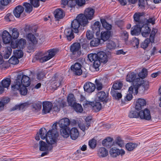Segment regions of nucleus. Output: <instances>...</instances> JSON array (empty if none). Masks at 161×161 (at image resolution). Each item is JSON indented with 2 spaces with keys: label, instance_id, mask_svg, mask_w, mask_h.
I'll use <instances>...</instances> for the list:
<instances>
[{
  "label": "nucleus",
  "instance_id": "f257e3e1",
  "mask_svg": "<svg viewBox=\"0 0 161 161\" xmlns=\"http://www.w3.org/2000/svg\"><path fill=\"white\" fill-rule=\"evenodd\" d=\"M30 78L26 75H23L22 78H18L16 80L15 85L12 86V89L14 91L19 90L21 95H25L27 92L26 87L30 84Z\"/></svg>",
  "mask_w": 161,
  "mask_h": 161
},
{
  "label": "nucleus",
  "instance_id": "f03ea898",
  "mask_svg": "<svg viewBox=\"0 0 161 161\" xmlns=\"http://www.w3.org/2000/svg\"><path fill=\"white\" fill-rule=\"evenodd\" d=\"M53 126H54L55 128H53L47 132V136L46 139L47 144L50 146H53V147L56 146L58 134L56 128L57 126V124L54 123Z\"/></svg>",
  "mask_w": 161,
  "mask_h": 161
},
{
  "label": "nucleus",
  "instance_id": "7ed1b4c3",
  "mask_svg": "<svg viewBox=\"0 0 161 161\" xmlns=\"http://www.w3.org/2000/svg\"><path fill=\"white\" fill-rule=\"evenodd\" d=\"M56 53V49H51L48 50L44 53L42 52L37 53L35 56V58L40 62L43 63L52 58L55 56Z\"/></svg>",
  "mask_w": 161,
  "mask_h": 161
},
{
  "label": "nucleus",
  "instance_id": "20e7f679",
  "mask_svg": "<svg viewBox=\"0 0 161 161\" xmlns=\"http://www.w3.org/2000/svg\"><path fill=\"white\" fill-rule=\"evenodd\" d=\"M83 17V14H80L72 22L71 26L74 33L79 32V28L80 25L84 26L87 24V20Z\"/></svg>",
  "mask_w": 161,
  "mask_h": 161
},
{
  "label": "nucleus",
  "instance_id": "39448f33",
  "mask_svg": "<svg viewBox=\"0 0 161 161\" xmlns=\"http://www.w3.org/2000/svg\"><path fill=\"white\" fill-rule=\"evenodd\" d=\"M139 77H136V75L134 72H129L126 76V80L127 81L130 82H132L133 85L130 86L129 88V91L131 92L133 90L135 89L136 85L137 84L138 81H137V79H139Z\"/></svg>",
  "mask_w": 161,
  "mask_h": 161
},
{
  "label": "nucleus",
  "instance_id": "423d86ee",
  "mask_svg": "<svg viewBox=\"0 0 161 161\" xmlns=\"http://www.w3.org/2000/svg\"><path fill=\"white\" fill-rule=\"evenodd\" d=\"M138 81L137 84H136V86L134 89L135 93L136 94L138 93V90H142V92H144V91L147 90L148 88L149 82L147 81L144 80L142 79L139 78L137 79Z\"/></svg>",
  "mask_w": 161,
  "mask_h": 161
},
{
  "label": "nucleus",
  "instance_id": "0eeeda50",
  "mask_svg": "<svg viewBox=\"0 0 161 161\" xmlns=\"http://www.w3.org/2000/svg\"><path fill=\"white\" fill-rule=\"evenodd\" d=\"M95 10L92 8H86L83 14V18L87 20V24L88 23V20H91L94 17Z\"/></svg>",
  "mask_w": 161,
  "mask_h": 161
},
{
  "label": "nucleus",
  "instance_id": "6e6552de",
  "mask_svg": "<svg viewBox=\"0 0 161 161\" xmlns=\"http://www.w3.org/2000/svg\"><path fill=\"white\" fill-rule=\"evenodd\" d=\"M80 45L79 43L75 42L72 44L71 46L70 51L73 54L76 55V57L79 56L81 52L80 50Z\"/></svg>",
  "mask_w": 161,
  "mask_h": 161
},
{
  "label": "nucleus",
  "instance_id": "1a4fd4ad",
  "mask_svg": "<svg viewBox=\"0 0 161 161\" xmlns=\"http://www.w3.org/2000/svg\"><path fill=\"white\" fill-rule=\"evenodd\" d=\"M84 106H87L90 105L92 107L93 110L95 112L99 111L101 109L102 104L99 102H96L95 103L86 101L83 104Z\"/></svg>",
  "mask_w": 161,
  "mask_h": 161
},
{
  "label": "nucleus",
  "instance_id": "9d476101",
  "mask_svg": "<svg viewBox=\"0 0 161 161\" xmlns=\"http://www.w3.org/2000/svg\"><path fill=\"white\" fill-rule=\"evenodd\" d=\"M139 116L141 119L147 120H150L151 118L150 112L147 108H145L143 110L140 111L139 112Z\"/></svg>",
  "mask_w": 161,
  "mask_h": 161
},
{
  "label": "nucleus",
  "instance_id": "9b49d317",
  "mask_svg": "<svg viewBox=\"0 0 161 161\" xmlns=\"http://www.w3.org/2000/svg\"><path fill=\"white\" fill-rule=\"evenodd\" d=\"M81 68V65L79 63H76L74 64L71 66V69L75 75H80L82 73Z\"/></svg>",
  "mask_w": 161,
  "mask_h": 161
},
{
  "label": "nucleus",
  "instance_id": "f8f14e48",
  "mask_svg": "<svg viewBox=\"0 0 161 161\" xmlns=\"http://www.w3.org/2000/svg\"><path fill=\"white\" fill-rule=\"evenodd\" d=\"M97 98L98 100L103 103H107L108 101V96L103 91H100L97 93Z\"/></svg>",
  "mask_w": 161,
  "mask_h": 161
},
{
  "label": "nucleus",
  "instance_id": "ddd939ff",
  "mask_svg": "<svg viewBox=\"0 0 161 161\" xmlns=\"http://www.w3.org/2000/svg\"><path fill=\"white\" fill-rule=\"evenodd\" d=\"M143 14L142 13H136L133 16L134 19L136 22V24L143 25L145 21L142 20Z\"/></svg>",
  "mask_w": 161,
  "mask_h": 161
},
{
  "label": "nucleus",
  "instance_id": "4468645a",
  "mask_svg": "<svg viewBox=\"0 0 161 161\" xmlns=\"http://www.w3.org/2000/svg\"><path fill=\"white\" fill-rule=\"evenodd\" d=\"M2 36L4 43L8 44L10 42L12 37L8 31L6 30L3 31L2 33Z\"/></svg>",
  "mask_w": 161,
  "mask_h": 161
},
{
  "label": "nucleus",
  "instance_id": "2eb2a0df",
  "mask_svg": "<svg viewBox=\"0 0 161 161\" xmlns=\"http://www.w3.org/2000/svg\"><path fill=\"white\" fill-rule=\"evenodd\" d=\"M53 105L49 102H45L43 103L42 112L44 114L49 113L52 108Z\"/></svg>",
  "mask_w": 161,
  "mask_h": 161
},
{
  "label": "nucleus",
  "instance_id": "dca6fc26",
  "mask_svg": "<svg viewBox=\"0 0 161 161\" xmlns=\"http://www.w3.org/2000/svg\"><path fill=\"white\" fill-rule=\"evenodd\" d=\"M95 88V85L90 82H86L84 86L85 91L88 93H92L94 91Z\"/></svg>",
  "mask_w": 161,
  "mask_h": 161
},
{
  "label": "nucleus",
  "instance_id": "f3484780",
  "mask_svg": "<svg viewBox=\"0 0 161 161\" xmlns=\"http://www.w3.org/2000/svg\"><path fill=\"white\" fill-rule=\"evenodd\" d=\"M39 149L41 151L45 150L51 151L53 147V146L47 144L45 142L41 141L39 142Z\"/></svg>",
  "mask_w": 161,
  "mask_h": 161
},
{
  "label": "nucleus",
  "instance_id": "a211bd4d",
  "mask_svg": "<svg viewBox=\"0 0 161 161\" xmlns=\"http://www.w3.org/2000/svg\"><path fill=\"white\" fill-rule=\"evenodd\" d=\"M70 123L69 120L66 118L61 119L58 122L59 126L61 128H69L68 126Z\"/></svg>",
  "mask_w": 161,
  "mask_h": 161
},
{
  "label": "nucleus",
  "instance_id": "6ab92c4d",
  "mask_svg": "<svg viewBox=\"0 0 161 161\" xmlns=\"http://www.w3.org/2000/svg\"><path fill=\"white\" fill-rule=\"evenodd\" d=\"M73 29L71 28H68L65 29L64 30V35L69 41H71L74 37L73 33Z\"/></svg>",
  "mask_w": 161,
  "mask_h": 161
},
{
  "label": "nucleus",
  "instance_id": "aec40b11",
  "mask_svg": "<svg viewBox=\"0 0 161 161\" xmlns=\"http://www.w3.org/2000/svg\"><path fill=\"white\" fill-rule=\"evenodd\" d=\"M151 30L149 27L147 25H142L141 27L142 34V36L145 37H146L148 36Z\"/></svg>",
  "mask_w": 161,
  "mask_h": 161
},
{
  "label": "nucleus",
  "instance_id": "412c9836",
  "mask_svg": "<svg viewBox=\"0 0 161 161\" xmlns=\"http://www.w3.org/2000/svg\"><path fill=\"white\" fill-rule=\"evenodd\" d=\"M146 102L145 99L139 98L136 102L135 109L138 110H140L142 109V107L146 105Z\"/></svg>",
  "mask_w": 161,
  "mask_h": 161
},
{
  "label": "nucleus",
  "instance_id": "4be33fe9",
  "mask_svg": "<svg viewBox=\"0 0 161 161\" xmlns=\"http://www.w3.org/2000/svg\"><path fill=\"white\" fill-rule=\"evenodd\" d=\"M98 59L101 62L106 63L108 61L107 56L106 53L104 52L100 51L97 53Z\"/></svg>",
  "mask_w": 161,
  "mask_h": 161
},
{
  "label": "nucleus",
  "instance_id": "5701e85b",
  "mask_svg": "<svg viewBox=\"0 0 161 161\" xmlns=\"http://www.w3.org/2000/svg\"><path fill=\"white\" fill-rule=\"evenodd\" d=\"M100 24L98 21L96 22L92 26V28L93 31V33H96L97 36L99 35Z\"/></svg>",
  "mask_w": 161,
  "mask_h": 161
},
{
  "label": "nucleus",
  "instance_id": "b1692460",
  "mask_svg": "<svg viewBox=\"0 0 161 161\" xmlns=\"http://www.w3.org/2000/svg\"><path fill=\"white\" fill-rule=\"evenodd\" d=\"M24 8L21 6L16 7L13 11L14 15L17 18H19L24 11Z\"/></svg>",
  "mask_w": 161,
  "mask_h": 161
},
{
  "label": "nucleus",
  "instance_id": "393cba45",
  "mask_svg": "<svg viewBox=\"0 0 161 161\" xmlns=\"http://www.w3.org/2000/svg\"><path fill=\"white\" fill-rule=\"evenodd\" d=\"M134 28H132L131 30V34L133 35H138L141 32L142 25L141 24H136Z\"/></svg>",
  "mask_w": 161,
  "mask_h": 161
},
{
  "label": "nucleus",
  "instance_id": "a878e982",
  "mask_svg": "<svg viewBox=\"0 0 161 161\" xmlns=\"http://www.w3.org/2000/svg\"><path fill=\"white\" fill-rule=\"evenodd\" d=\"M69 135L71 139L74 140L78 137L79 133L77 129L74 127L72 128L70 130Z\"/></svg>",
  "mask_w": 161,
  "mask_h": 161
},
{
  "label": "nucleus",
  "instance_id": "bb28decb",
  "mask_svg": "<svg viewBox=\"0 0 161 161\" xmlns=\"http://www.w3.org/2000/svg\"><path fill=\"white\" fill-rule=\"evenodd\" d=\"M54 14L55 18L57 19H62L64 16V11L60 8L56 9L54 11Z\"/></svg>",
  "mask_w": 161,
  "mask_h": 161
},
{
  "label": "nucleus",
  "instance_id": "cd10ccee",
  "mask_svg": "<svg viewBox=\"0 0 161 161\" xmlns=\"http://www.w3.org/2000/svg\"><path fill=\"white\" fill-rule=\"evenodd\" d=\"M55 80L54 81V86L56 88L60 86L61 81L63 80V78L61 75H58L56 74L54 76Z\"/></svg>",
  "mask_w": 161,
  "mask_h": 161
},
{
  "label": "nucleus",
  "instance_id": "c85d7f7f",
  "mask_svg": "<svg viewBox=\"0 0 161 161\" xmlns=\"http://www.w3.org/2000/svg\"><path fill=\"white\" fill-rule=\"evenodd\" d=\"M110 35V31L107 30L105 31H102L101 34V39L104 41H106L109 39Z\"/></svg>",
  "mask_w": 161,
  "mask_h": 161
},
{
  "label": "nucleus",
  "instance_id": "c756f323",
  "mask_svg": "<svg viewBox=\"0 0 161 161\" xmlns=\"http://www.w3.org/2000/svg\"><path fill=\"white\" fill-rule=\"evenodd\" d=\"M97 154L100 157H105L108 155V152L105 148L102 147L98 149Z\"/></svg>",
  "mask_w": 161,
  "mask_h": 161
},
{
  "label": "nucleus",
  "instance_id": "7c9ffc66",
  "mask_svg": "<svg viewBox=\"0 0 161 161\" xmlns=\"http://www.w3.org/2000/svg\"><path fill=\"white\" fill-rule=\"evenodd\" d=\"M4 53H3V57L5 59H8L10 56L12 49L10 47H8L5 48L3 51Z\"/></svg>",
  "mask_w": 161,
  "mask_h": 161
},
{
  "label": "nucleus",
  "instance_id": "2f4dec72",
  "mask_svg": "<svg viewBox=\"0 0 161 161\" xmlns=\"http://www.w3.org/2000/svg\"><path fill=\"white\" fill-rule=\"evenodd\" d=\"M9 101V98L7 97H3L0 101V111L3 110L5 105Z\"/></svg>",
  "mask_w": 161,
  "mask_h": 161
},
{
  "label": "nucleus",
  "instance_id": "473e14b6",
  "mask_svg": "<svg viewBox=\"0 0 161 161\" xmlns=\"http://www.w3.org/2000/svg\"><path fill=\"white\" fill-rule=\"evenodd\" d=\"M67 102L69 105L72 107L74 104L76 103L75 102V98L73 94H70L67 97Z\"/></svg>",
  "mask_w": 161,
  "mask_h": 161
},
{
  "label": "nucleus",
  "instance_id": "72a5a7b5",
  "mask_svg": "<svg viewBox=\"0 0 161 161\" xmlns=\"http://www.w3.org/2000/svg\"><path fill=\"white\" fill-rule=\"evenodd\" d=\"M28 40L34 44H36L37 42V40L34 35L31 33H29L27 35Z\"/></svg>",
  "mask_w": 161,
  "mask_h": 161
},
{
  "label": "nucleus",
  "instance_id": "f704fd0d",
  "mask_svg": "<svg viewBox=\"0 0 161 161\" xmlns=\"http://www.w3.org/2000/svg\"><path fill=\"white\" fill-rule=\"evenodd\" d=\"M137 144L136 143H129L125 145L126 149L129 151H132L137 147Z\"/></svg>",
  "mask_w": 161,
  "mask_h": 161
},
{
  "label": "nucleus",
  "instance_id": "c9c22d12",
  "mask_svg": "<svg viewBox=\"0 0 161 161\" xmlns=\"http://www.w3.org/2000/svg\"><path fill=\"white\" fill-rule=\"evenodd\" d=\"M40 137L42 139H45L47 136V133L45 128H41L39 131Z\"/></svg>",
  "mask_w": 161,
  "mask_h": 161
},
{
  "label": "nucleus",
  "instance_id": "e433bc0d",
  "mask_svg": "<svg viewBox=\"0 0 161 161\" xmlns=\"http://www.w3.org/2000/svg\"><path fill=\"white\" fill-rule=\"evenodd\" d=\"M28 106V104L27 103H24L21 104L20 105H16L12 109V110L19 109V110H23L24 108H26Z\"/></svg>",
  "mask_w": 161,
  "mask_h": 161
},
{
  "label": "nucleus",
  "instance_id": "4c0bfd02",
  "mask_svg": "<svg viewBox=\"0 0 161 161\" xmlns=\"http://www.w3.org/2000/svg\"><path fill=\"white\" fill-rule=\"evenodd\" d=\"M11 83V80L8 78H6L3 80L2 82V86L4 88H8L9 87Z\"/></svg>",
  "mask_w": 161,
  "mask_h": 161
},
{
  "label": "nucleus",
  "instance_id": "58836bf2",
  "mask_svg": "<svg viewBox=\"0 0 161 161\" xmlns=\"http://www.w3.org/2000/svg\"><path fill=\"white\" fill-rule=\"evenodd\" d=\"M109 152L110 155L113 157H116L117 156L119 155V149L115 147H113L111 148Z\"/></svg>",
  "mask_w": 161,
  "mask_h": 161
},
{
  "label": "nucleus",
  "instance_id": "ea45409f",
  "mask_svg": "<svg viewBox=\"0 0 161 161\" xmlns=\"http://www.w3.org/2000/svg\"><path fill=\"white\" fill-rule=\"evenodd\" d=\"M101 21L103 27L107 30H110L111 29V25L108 23L105 19H102Z\"/></svg>",
  "mask_w": 161,
  "mask_h": 161
},
{
  "label": "nucleus",
  "instance_id": "a19ab883",
  "mask_svg": "<svg viewBox=\"0 0 161 161\" xmlns=\"http://www.w3.org/2000/svg\"><path fill=\"white\" fill-rule=\"evenodd\" d=\"M18 47L20 49H23L26 45V42L25 39L21 38L18 40Z\"/></svg>",
  "mask_w": 161,
  "mask_h": 161
},
{
  "label": "nucleus",
  "instance_id": "79ce46f5",
  "mask_svg": "<svg viewBox=\"0 0 161 161\" xmlns=\"http://www.w3.org/2000/svg\"><path fill=\"white\" fill-rule=\"evenodd\" d=\"M74 109L77 112L81 113L83 111V108L82 106L79 104L77 103H76L73 105L72 106Z\"/></svg>",
  "mask_w": 161,
  "mask_h": 161
},
{
  "label": "nucleus",
  "instance_id": "37998d69",
  "mask_svg": "<svg viewBox=\"0 0 161 161\" xmlns=\"http://www.w3.org/2000/svg\"><path fill=\"white\" fill-rule=\"evenodd\" d=\"M115 47V44L112 41H109L107 44V48L109 50H114Z\"/></svg>",
  "mask_w": 161,
  "mask_h": 161
},
{
  "label": "nucleus",
  "instance_id": "c03bdc74",
  "mask_svg": "<svg viewBox=\"0 0 161 161\" xmlns=\"http://www.w3.org/2000/svg\"><path fill=\"white\" fill-rule=\"evenodd\" d=\"M123 86L122 82L119 81H116L112 87L114 90H119Z\"/></svg>",
  "mask_w": 161,
  "mask_h": 161
},
{
  "label": "nucleus",
  "instance_id": "a18cd8bd",
  "mask_svg": "<svg viewBox=\"0 0 161 161\" xmlns=\"http://www.w3.org/2000/svg\"><path fill=\"white\" fill-rule=\"evenodd\" d=\"M12 32V37L14 39H17L19 35L18 31L16 28H14L13 29Z\"/></svg>",
  "mask_w": 161,
  "mask_h": 161
},
{
  "label": "nucleus",
  "instance_id": "49530a36",
  "mask_svg": "<svg viewBox=\"0 0 161 161\" xmlns=\"http://www.w3.org/2000/svg\"><path fill=\"white\" fill-rule=\"evenodd\" d=\"M25 7V11L27 13H30L32 10V7L31 5L29 3H25L23 4Z\"/></svg>",
  "mask_w": 161,
  "mask_h": 161
},
{
  "label": "nucleus",
  "instance_id": "de8ad7c7",
  "mask_svg": "<svg viewBox=\"0 0 161 161\" xmlns=\"http://www.w3.org/2000/svg\"><path fill=\"white\" fill-rule=\"evenodd\" d=\"M139 112L138 113L135 110H131L129 113L128 116L130 118H138L139 116Z\"/></svg>",
  "mask_w": 161,
  "mask_h": 161
},
{
  "label": "nucleus",
  "instance_id": "09e8293b",
  "mask_svg": "<svg viewBox=\"0 0 161 161\" xmlns=\"http://www.w3.org/2000/svg\"><path fill=\"white\" fill-rule=\"evenodd\" d=\"M88 57L90 62H92L98 59L97 54L90 53L88 55Z\"/></svg>",
  "mask_w": 161,
  "mask_h": 161
},
{
  "label": "nucleus",
  "instance_id": "8fccbe9b",
  "mask_svg": "<svg viewBox=\"0 0 161 161\" xmlns=\"http://www.w3.org/2000/svg\"><path fill=\"white\" fill-rule=\"evenodd\" d=\"M147 75V70L146 69L143 68L142 71L139 73L138 76L140 78L142 79L145 77Z\"/></svg>",
  "mask_w": 161,
  "mask_h": 161
},
{
  "label": "nucleus",
  "instance_id": "3c124183",
  "mask_svg": "<svg viewBox=\"0 0 161 161\" xmlns=\"http://www.w3.org/2000/svg\"><path fill=\"white\" fill-rule=\"evenodd\" d=\"M150 43V40L148 38H147L141 44V47L144 49H145L148 46Z\"/></svg>",
  "mask_w": 161,
  "mask_h": 161
},
{
  "label": "nucleus",
  "instance_id": "603ef678",
  "mask_svg": "<svg viewBox=\"0 0 161 161\" xmlns=\"http://www.w3.org/2000/svg\"><path fill=\"white\" fill-rule=\"evenodd\" d=\"M100 43V39L98 38H94L90 42L91 46L96 47L98 46Z\"/></svg>",
  "mask_w": 161,
  "mask_h": 161
},
{
  "label": "nucleus",
  "instance_id": "864d4df0",
  "mask_svg": "<svg viewBox=\"0 0 161 161\" xmlns=\"http://www.w3.org/2000/svg\"><path fill=\"white\" fill-rule=\"evenodd\" d=\"M78 126L81 130L84 131L85 130H87L88 128L89 124V123H87L86 125L84 123H80L78 124Z\"/></svg>",
  "mask_w": 161,
  "mask_h": 161
},
{
  "label": "nucleus",
  "instance_id": "5fc2aeb1",
  "mask_svg": "<svg viewBox=\"0 0 161 161\" xmlns=\"http://www.w3.org/2000/svg\"><path fill=\"white\" fill-rule=\"evenodd\" d=\"M18 58L15 56L11 57L8 60L9 63L13 64H16L19 62Z\"/></svg>",
  "mask_w": 161,
  "mask_h": 161
},
{
  "label": "nucleus",
  "instance_id": "6e6d98bb",
  "mask_svg": "<svg viewBox=\"0 0 161 161\" xmlns=\"http://www.w3.org/2000/svg\"><path fill=\"white\" fill-rule=\"evenodd\" d=\"M14 52L15 56L18 58H21L23 55V53L21 50H17Z\"/></svg>",
  "mask_w": 161,
  "mask_h": 161
},
{
  "label": "nucleus",
  "instance_id": "4d7b16f0",
  "mask_svg": "<svg viewBox=\"0 0 161 161\" xmlns=\"http://www.w3.org/2000/svg\"><path fill=\"white\" fill-rule=\"evenodd\" d=\"M68 128H61L60 130L61 135L64 137L67 138L69 136V134L67 131Z\"/></svg>",
  "mask_w": 161,
  "mask_h": 161
},
{
  "label": "nucleus",
  "instance_id": "13d9d810",
  "mask_svg": "<svg viewBox=\"0 0 161 161\" xmlns=\"http://www.w3.org/2000/svg\"><path fill=\"white\" fill-rule=\"evenodd\" d=\"M139 39L136 37H134L132 38L131 43L134 47L136 46L137 47L139 44Z\"/></svg>",
  "mask_w": 161,
  "mask_h": 161
},
{
  "label": "nucleus",
  "instance_id": "bf43d9fd",
  "mask_svg": "<svg viewBox=\"0 0 161 161\" xmlns=\"http://www.w3.org/2000/svg\"><path fill=\"white\" fill-rule=\"evenodd\" d=\"M95 83L97 89L98 90H101L103 88V85L101 81L98 80H95Z\"/></svg>",
  "mask_w": 161,
  "mask_h": 161
},
{
  "label": "nucleus",
  "instance_id": "052dcab7",
  "mask_svg": "<svg viewBox=\"0 0 161 161\" xmlns=\"http://www.w3.org/2000/svg\"><path fill=\"white\" fill-rule=\"evenodd\" d=\"M10 0H1L0 1V9L3 8V7L7 5Z\"/></svg>",
  "mask_w": 161,
  "mask_h": 161
},
{
  "label": "nucleus",
  "instance_id": "680f3d73",
  "mask_svg": "<svg viewBox=\"0 0 161 161\" xmlns=\"http://www.w3.org/2000/svg\"><path fill=\"white\" fill-rule=\"evenodd\" d=\"M116 143L120 147H123L124 144V141L122 140L120 137H118L116 139Z\"/></svg>",
  "mask_w": 161,
  "mask_h": 161
},
{
  "label": "nucleus",
  "instance_id": "e2e57ef3",
  "mask_svg": "<svg viewBox=\"0 0 161 161\" xmlns=\"http://www.w3.org/2000/svg\"><path fill=\"white\" fill-rule=\"evenodd\" d=\"M89 145L91 148H94L95 147L96 145V140L93 139L89 141Z\"/></svg>",
  "mask_w": 161,
  "mask_h": 161
},
{
  "label": "nucleus",
  "instance_id": "0e129e2a",
  "mask_svg": "<svg viewBox=\"0 0 161 161\" xmlns=\"http://www.w3.org/2000/svg\"><path fill=\"white\" fill-rule=\"evenodd\" d=\"M31 4L34 7H38L40 5L39 0H30Z\"/></svg>",
  "mask_w": 161,
  "mask_h": 161
},
{
  "label": "nucleus",
  "instance_id": "69168bd1",
  "mask_svg": "<svg viewBox=\"0 0 161 161\" xmlns=\"http://www.w3.org/2000/svg\"><path fill=\"white\" fill-rule=\"evenodd\" d=\"M122 38L125 42L127 41L128 39L129 34L126 31H123L122 34Z\"/></svg>",
  "mask_w": 161,
  "mask_h": 161
},
{
  "label": "nucleus",
  "instance_id": "338daca9",
  "mask_svg": "<svg viewBox=\"0 0 161 161\" xmlns=\"http://www.w3.org/2000/svg\"><path fill=\"white\" fill-rule=\"evenodd\" d=\"M76 3L79 6H84L86 3L85 0H76Z\"/></svg>",
  "mask_w": 161,
  "mask_h": 161
},
{
  "label": "nucleus",
  "instance_id": "774afa93",
  "mask_svg": "<svg viewBox=\"0 0 161 161\" xmlns=\"http://www.w3.org/2000/svg\"><path fill=\"white\" fill-rule=\"evenodd\" d=\"M147 3L146 0H139L138 5L141 8H143Z\"/></svg>",
  "mask_w": 161,
  "mask_h": 161
}]
</instances>
